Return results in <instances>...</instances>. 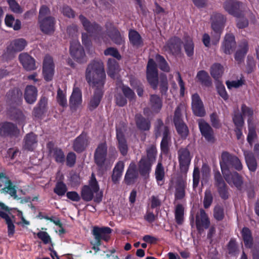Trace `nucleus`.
<instances>
[{
    "instance_id": "f257e3e1",
    "label": "nucleus",
    "mask_w": 259,
    "mask_h": 259,
    "mask_svg": "<svg viewBox=\"0 0 259 259\" xmlns=\"http://www.w3.org/2000/svg\"><path fill=\"white\" fill-rule=\"evenodd\" d=\"M85 77L87 81L92 89L103 88L106 74L103 62L99 60L91 61L86 68Z\"/></svg>"
},
{
    "instance_id": "f03ea898",
    "label": "nucleus",
    "mask_w": 259,
    "mask_h": 259,
    "mask_svg": "<svg viewBox=\"0 0 259 259\" xmlns=\"http://www.w3.org/2000/svg\"><path fill=\"white\" fill-rule=\"evenodd\" d=\"M81 197L83 200L90 201L93 198L94 201L99 203L102 201L103 192L100 191L98 182L95 175L92 174L89 186H84L81 192Z\"/></svg>"
},
{
    "instance_id": "7ed1b4c3",
    "label": "nucleus",
    "mask_w": 259,
    "mask_h": 259,
    "mask_svg": "<svg viewBox=\"0 0 259 259\" xmlns=\"http://www.w3.org/2000/svg\"><path fill=\"white\" fill-rule=\"evenodd\" d=\"M226 22V18L221 13L214 12L211 16V26L213 30L211 33L212 41L214 44L219 41L221 34Z\"/></svg>"
},
{
    "instance_id": "20e7f679",
    "label": "nucleus",
    "mask_w": 259,
    "mask_h": 259,
    "mask_svg": "<svg viewBox=\"0 0 259 259\" xmlns=\"http://www.w3.org/2000/svg\"><path fill=\"white\" fill-rule=\"evenodd\" d=\"M220 165L222 174L230 171V167H233L238 170L242 168V164L239 158L227 151H224L222 153Z\"/></svg>"
},
{
    "instance_id": "39448f33",
    "label": "nucleus",
    "mask_w": 259,
    "mask_h": 259,
    "mask_svg": "<svg viewBox=\"0 0 259 259\" xmlns=\"http://www.w3.org/2000/svg\"><path fill=\"white\" fill-rule=\"evenodd\" d=\"M112 230L107 227H99L94 226L93 227L92 234L94 235L95 239L94 243L91 242L93 245L92 249L96 252L100 250L99 246L101 245V240L108 241L110 238L109 235L111 234Z\"/></svg>"
},
{
    "instance_id": "423d86ee",
    "label": "nucleus",
    "mask_w": 259,
    "mask_h": 259,
    "mask_svg": "<svg viewBox=\"0 0 259 259\" xmlns=\"http://www.w3.org/2000/svg\"><path fill=\"white\" fill-rule=\"evenodd\" d=\"M147 78L148 82L153 89L157 88L158 70L156 64L152 59H150L147 66Z\"/></svg>"
},
{
    "instance_id": "0eeeda50",
    "label": "nucleus",
    "mask_w": 259,
    "mask_h": 259,
    "mask_svg": "<svg viewBox=\"0 0 259 259\" xmlns=\"http://www.w3.org/2000/svg\"><path fill=\"white\" fill-rule=\"evenodd\" d=\"M178 155L180 170L183 172H186L191 160L190 152L187 148H182L179 150Z\"/></svg>"
},
{
    "instance_id": "6e6552de",
    "label": "nucleus",
    "mask_w": 259,
    "mask_h": 259,
    "mask_svg": "<svg viewBox=\"0 0 259 259\" xmlns=\"http://www.w3.org/2000/svg\"><path fill=\"white\" fill-rule=\"evenodd\" d=\"M107 154V147L105 143L99 144L94 154V160L97 165L102 168L104 165Z\"/></svg>"
},
{
    "instance_id": "1a4fd4ad",
    "label": "nucleus",
    "mask_w": 259,
    "mask_h": 259,
    "mask_svg": "<svg viewBox=\"0 0 259 259\" xmlns=\"http://www.w3.org/2000/svg\"><path fill=\"white\" fill-rule=\"evenodd\" d=\"M242 3L236 0H226L223 4V8L229 14L235 17L241 15L240 8Z\"/></svg>"
},
{
    "instance_id": "9d476101",
    "label": "nucleus",
    "mask_w": 259,
    "mask_h": 259,
    "mask_svg": "<svg viewBox=\"0 0 259 259\" xmlns=\"http://www.w3.org/2000/svg\"><path fill=\"white\" fill-rule=\"evenodd\" d=\"M198 125L203 137L210 143H214L215 138L213 131L210 125L203 119H199Z\"/></svg>"
},
{
    "instance_id": "9b49d317",
    "label": "nucleus",
    "mask_w": 259,
    "mask_h": 259,
    "mask_svg": "<svg viewBox=\"0 0 259 259\" xmlns=\"http://www.w3.org/2000/svg\"><path fill=\"white\" fill-rule=\"evenodd\" d=\"M196 226L197 229L199 232L204 231V229L208 228L210 225L209 218L205 211L200 209L196 214Z\"/></svg>"
},
{
    "instance_id": "f8f14e48",
    "label": "nucleus",
    "mask_w": 259,
    "mask_h": 259,
    "mask_svg": "<svg viewBox=\"0 0 259 259\" xmlns=\"http://www.w3.org/2000/svg\"><path fill=\"white\" fill-rule=\"evenodd\" d=\"M83 28L91 35L95 34L100 32L101 27L96 22H91L82 15H80L78 17Z\"/></svg>"
},
{
    "instance_id": "ddd939ff",
    "label": "nucleus",
    "mask_w": 259,
    "mask_h": 259,
    "mask_svg": "<svg viewBox=\"0 0 259 259\" xmlns=\"http://www.w3.org/2000/svg\"><path fill=\"white\" fill-rule=\"evenodd\" d=\"M236 43L235 37L232 33H227L224 37L222 45V50L223 52L227 55L233 53L236 48Z\"/></svg>"
},
{
    "instance_id": "4468645a",
    "label": "nucleus",
    "mask_w": 259,
    "mask_h": 259,
    "mask_svg": "<svg viewBox=\"0 0 259 259\" xmlns=\"http://www.w3.org/2000/svg\"><path fill=\"white\" fill-rule=\"evenodd\" d=\"M214 180L215 185L218 188V191L220 196L224 199H227L229 197L227 186L219 171L215 172Z\"/></svg>"
},
{
    "instance_id": "2eb2a0df",
    "label": "nucleus",
    "mask_w": 259,
    "mask_h": 259,
    "mask_svg": "<svg viewBox=\"0 0 259 259\" xmlns=\"http://www.w3.org/2000/svg\"><path fill=\"white\" fill-rule=\"evenodd\" d=\"M38 24L41 31L45 34H51L55 31V19L52 16L39 20Z\"/></svg>"
},
{
    "instance_id": "dca6fc26",
    "label": "nucleus",
    "mask_w": 259,
    "mask_h": 259,
    "mask_svg": "<svg viewBox=\"0 0 259 259\" xmlns=\"http://www.w3.org/2000/svg\"><path fill=\"white\" fill-rule=\"evenodd\" d=\"M181 40L177 37L170 38L164 46V50L172 55H179L181 51Z\"/></svg>"
},
{
    "instance_id": "f3484780",
    "label": "nucleus",
    "mask_w": 259,
    "mask_h": 259,
    "mask_svg": "<svg viewBox=\"0 0 259 259\" xmlns=\"http://www.w3.org/2000/svg\"><path fill=\"white\" fill-rule=\"evenodd\" d=\"M192 109L196 116L202 117L205 114L203 103L197 94H194L192 96Z\"/></svg>"
},
{
    "instance_id": "a211bd4d",
    "label": "nucleus",
    "mask_w": 259,
    "mask_h": 259,
    "mask_svg": "<svg viewBox=\"0 0 259 259\" xmlns=\"http://www.w3.org/2000/svg\"><path fill=\"white\" fill-rule=\"evenodd\" d=\"M43 75L47 81L51 80L54 75L53 59L49 56H46L44 60Z\"/></svg>"
},
{
    "instance_id": "6ab92c4d",
    "label": "nucleus",
    "mask_w": 259,
    "mask_h": 259,
    "mask_svg": "<svg viewBox=\"0 0 259 259\" xmlns=\"http://www.w3.org/2000/svg\"><path fill=\"white\" fill-rule=\"evenodd\" d=\"M223 176L227 182L230 185H234L238 189L240 190L243 184L242 177L237 172H225Z\"/></svg>"
},
{
    "instance_id": "aec40b11",
    "label": "nucleus",
    "mask_w": 259,
    "mask_h": 259,
    "mask_svg": "<svg viewBox=\"0 0 259 259\" xmlns=\"http://www.w3.org/2000/svg\"><path fill=\"white\" fill-rule=\"evenodd\" d=\"M107 33L112 40L117 45H121L124 42V39L121 34L110 23L106 24Z\"/></svg>"
},
{
    "instance_id": "412c9836",
    "label": "nucleus",
    "mask_w": 259,
    "mask_h": 259,
    "mask_svg": "<svg viewBox=\"0 0 259 259\" xmlns=\"http://www.w3.org/2000/svg\"><path fill=\"white\" fill-rule=\"evenodd\" d=\"M70 52L72 57L78 62H81L85 56L83 47L76 40H73L71 43Z\"/></svg>"
},
{
    "instance_id": "4be33fe9",
    "label": "nucleus",
    "mask_w": 259,
    "mask_h": 259,
    "mask_svg": "<svg viewBox=\"0 0 259 259\" xmlns=\"http://www.w3.org/2000/svg\"><path fill=\"white\" fill-rule=\"evenodd\" d=\"M49 154L51 157L55 159L56 162L63 163L65 161V155L62 150L55 146L52 142H49L47 145Z\"/></svg>"
},
{
    "instance_id": "5701e85b",
    "label": "nucleus",
    "mask_w": 259,
    "mask_h": 259,
    "mask_svg": "<svg viewBox=\"0 0 259 259\" xmlns=\"http://www.w3.org/2000/svg\"><path fill=\"white\" fill-rule=\"evenodd\" d=\"M19 130L12 123L6 122L0 124V136H12L19 133Z\"/></svg>"
},
{
    "instance_id": "b1692460",
    "label": "nucleus",
    "mask_w": 259,
    "mask_h": 259,
    "mask_svg": "<svg viewBox=\"0 0 259 259\" xmlns=\"http://www.w3.org/2000/svg\"><path fill=\"white\" fill-rule=\"evenodd\" d=\"M19 60L25 70L31 71L36 69L34 59L28 54L21 53L19 56Z\"/></svg>"
},
{
    "instance_id": "393cba45",
    "label": "nucleus",
    "mask_w": 259,
    "mask_h": 259,
    "mask_svg": "<svg viewBox=\"0 0 259 259\" xmlns=\"http://www.w3.org/2000/svg\"><path fill=\"white\" fill-rule=\"evenodd\" d=\"M89 144V138L85 134H82L74 141L73 149L78 153L84 151Z\"/></svg>"
},
{
    "instance_id": "a878e982",
    "label": "nucleus",
    "mask_w": 259,
    "mask_h": 259,
    "mask_svg": "<svg viewBox=\"0 0 259 259\" xmlns=\"http://www.w3.org/2000/svg\"><path fill=\"white\" fill-rule=\"evenodd\" d=\"M4 179L3 182L6 185L5 187L1 190L2 193H9L11 196L13 197L15 199H19V198L16 195V186L12 185V182L6 177H5L3 173L0 174V179Z\"/></svg>"
},
{
    "instance_id": "bb28decb",
    "label": "nucleus",
    "mask_w": 259,
    "mask_h": 259,
    "mask_svg": "<svg viewBox=\"0 0 259 259\" xmlns=\"http://www.w3.org/2000/svg\"><path fill=\"white\" fill-rule=\"evenodd\" d=\"M82 101L80 90L75 88L73 89L69 100V106L72 111H75L81 104Z\"/></svg>"
},
{
    "instance_id": "cd10ccee",
    "label": "nucleus",
    "mask_w": 259,
    "mask_h": 259,
    "mask_svg": "<svg viewBox=\"0 0 259 259\" xmlns=\"http://www.w3.org/2000/svg\"><path fill=\"white\" fill-rule=\"evenodd\" d=\"M138 177L137 166L134 162L131 163L127 169L124 178V181L127 185L133 184Z\"/></svg>"
},
{
    "instance_id": "c85d7f7f",
    "label": "nucleus",
    "mask_w": 259,
    "mask_h": 259,
    "mask_svg": "<svg viewBox=\"0 0 259 259\" xmlns=\"http://www.w3.org/2000/svg\"><path fill=\"white\" fill-rule=\"evenodd\" d=\"M153 163L148 161L145 157H142L138 164V170L141 175L146 178L148 177Z\"/></svg>"
},
{
    "instance_id": "c756f323",
    "label": "nucleus",
    "mask_w": 259,
    "mask_h": 259,
    "mask_svg": "<svg viewBox=\"0 0 259 259\" xmlns=\"http://www.w3.org/2000/svg\"><path fill=\"white\" fill-rule=\"evenodd\" d=\"M27 42L24 38H18L11 42L8 47L7 51L10 53L20 52L24 50Z\"/></svg>"
},
{
    "instance_id": "7c9ffc66",
    "label": "nucleus",
    "mask_w": 259,
    "mask_h": 259,
    "mask_svg": "<svg viewBox=\"0 0 259 259\" xmlns=\"http://www.w3.org/2000/svg\"><path fill=\"white\" fill-rule=\"evenodd\" d=\"M93 89L94 90V95L91 99L89 104V108L90 110H93L98 106L103 95V88L101 89Z\"/></svg>"
},
{
    "instance_id": "2f4dec72",
    "label": "nucleus",
    "mask_w": 259,
    "mask_h": 259,
    "mask_svg": "<svg viewBox=\"0 0 259 259\" xmlns=\"http://www.w3.org/2000/svg\"><path fill=\"white\" fill-rule=\"evenodd\" d=\"M155 136L157 138L169 137V131L167 126L164 125L161 120H158L155 128Z\"/></svg>"
},
{
    "instance_id": "473e14b6",
    "label": "nucleus",
    "mask_w": 259,
    "mask_h": 259,
    "mask_svg": "<svg viewBox=\"0 0 259 259\" xmlns=\"http://www.w3.org/2000/svg\"><path fill=\"white\" fill-rule=\"evenodd\" d=\"M116 138L121 153L123 155H125L127 152L128 147L124 135L120 130H117Z\"/></svg>"
},
{
    "instance_id": "72a5a7b5",
    "label": "nucleus",
    "mask_w": 259,
    "mask_h": 259,
    "mask_svg": "<svg viewBox=\"0 0 259 259\" xmlns=\"http://www.w3.org/2000/svg\"><path fill=\"white\" fill-rule=\"evenodd\" d=\"M36 88L32 85L27 86L24 93V98L26 101L29 104H32L36 100Z\"/></svg>"
},
{
    "instance_id": "f704fd0d",
    "label": "nucleus",
    "mask_w": 259,
    "mask_h": 259,
    "mask_svg": "<svg viewBox=\"0 0 259 259\" xmlns=\"http://www.w3.org/2000/svg\"><path fill=\"white\" fill-rule=\"evenodd\" d=\"M248 49V47L247 42L246 41H243L235 54V59L238 63H240L243 61Z\"/></svg>"
},
{
    "instance_id": "c9c22d12",
    "label": "nucleus",
    "mask_w": 259,
    "mask_h": 259,
    "mask_svg": "<svg viewBox=\"0 0 259 259\" xmlns=\"http://www.w3.org/2000/svg\"><path fill=\"white\" fill-rule=\"evenodd\" d=\"M22 96V93L19 89L10 91L6 95L7 101L10 103L19 102Z\"/></svg>"
},
{
    "instance_id": "e433bc0d",
    "label": "nucleus",
    "mask_w": 259,
    "mask_h": 259,
    "mask_svg": "<svg viewBox=\"0 0 259 259\" xmlns=\"http://www.w3.org/2000/svg\"><path fill=\"white\" fill-rule=\"evenodd\" d=\"M244 155L249 169L254 171L256 169L257 162L253 154L250 152L244 151Z\"/></svg>"
},
{
    "instance_id": "4c0bfd02",
    "label": "nucleus",
    "mask_w": 259,
    "mask_h": 259,
    "mask_svg": "<svg viewBox=\"0 0 259 259\" xmlns=\"http://www.w3.org/2000/svg\"><path fill=\"white\" fill-rule=\"evenodd\" d=\"M135 120L137 127L143 131L149 130L150 123L149 121L143 117L141 114H137L135 116Z\"/></svg>"
},
{
    "instance_id": "58836bf2",
    "label": "nucleus",
    "mask_w": 259,
    "mask_h": 259,
    "mask_svg": "<svg viewBox=\"0 0 259 259\" xmlns=\"http://www.w3.org/2000/svg\"><path fill=\"white\" fill-rule=\"evenodd\" d=\"M124 168V163L122 161L118 162L114 167L112 175V180L116 184L120 179Z\"/></svg>"
},
{
    "instance_id": "ea45409f",
    "label": "nucleus",
    "mask_w": 259,
    "mask_h": 259,
    "mask_svg": "<svg viewBox=\"0 0 259 259\" xmlns=\"http://www.w3.org/2000/svg\"><path fill=\"white\" fill-rule=\"evenodd\" d=\"M129 39L131 44L135 47L138 48L142 45V39L139 33L135 30L129 32Z\"/></svg>"
},
{
    "instance_id": "a19ab883",
    "label": "nucleus",
    "mask_w": 259,
    "mask_h": 259,
    "mask_svg": "<svg viewBox=\"0 0 259 259\" xmlns=\"http://www.w3.org/2000/svg\"><path fill=\"white\" fill-rule=\"evenodd\" d=\"M185 187L186 184L183 180H180L178 181L175 192V197L176 199H181L184 197L185 195Z\"/></svg>"
},
{
    "instance_id": "79ce46f5",
    "label": "nucleus",
    "mask_w": 259,
    "mask_h": 259,
    "mask_svg": "<svg viewBox=\"0 0 259 259\" xmlns=\"http://www.w3.org/2000/svg\"><path fill=\"white\" fill-rule=\"evenodd\" d=\"M5 23L7 26L13 28L15 30L21 28V22L18 19H15L12 15H7L5 18Z\"/></svg>"
},
{
    "instance_id": "37998d69",
    "label": "nucleus",
    "mask_w": 259,
    "mask_h": 259,
    "mask_svg": "<svg viewBox=\"0 0 259 259\" xmlns=\"http://www.w3.org/2000/svg\"><path fill=\"white\" fill-rule=\"evenodd\" d=\"M108 65V74L112 78H115L119 71L118 64L114 59H109Z\"/></svg>"
},
{
    "instance_id": "c03bdc74",
    "label": "nucleus",
    "mask_w": 259,
    "mask_h": 259,
    "mask_svg": "<svg viewBox=\"0 0 259 259\" xmlns=\"http://www.w3.org/2000/svg\"><path fill=\"white\" fill-rule=\"evenodd\" d=\"M150 105L153 111H158L162 107V101L159 97L156 95H152L150 98Z\"/></svg>"
},
{
    "instance_id": "a18cd8bd",
    "label": "nucleus",
    "mask_w": 259,
    "mask_h": 259,
    "mask_svg": "<svg viewBox=\"0 0 259 259\" xmlns=\"http://www.w3.org/2000/svg\"><path fill=\"white\" fill-rule=\"evenodd\" d=\"M37 142L36 136L33 133L27 134L24 139V147L29 150L33 149V145Z\"/></svg>"
},
{
    "instance_id": "49530a36",
    "label": "nucleus",
    "mask_w": 259,
    "mask_h": 259,
    "mask_svg": "<svg viewBox=\"0 0 259 259\" xmlns=\"http://www.w3.org/2000/svg\"><path fill=\"white\" fill-rule=\"evenodd\" d=\"M196 77L198 81L203 85L209 86L211 83L210 78L208 73L204 70L199 71L197 73Z\"/></svg>"
},
{
    "instance_id": "de8ad7c7",
    "label": "nucleus",
    "mask_w": 259,
    "mask_h": 259,
    "mask_svg": "<svg viewBox=\"0 0 259 259\" xmlns=\"http://www.w3.org/2000/svg\"><path fill=\"white\" fill-rule=\"evenodd\" d=\"M242 235L245 245L248 248L251 247L253 239L249 229L247 228H243L242 230Z\"/></svg>"
},
{
    "instance_id": "09e8293b",
    "label": "nucleus",
    "mask_w": 259,
    "mask_h": 259,
    "mask_svg": "<svg viewBox=\"0 0 259 259\" xmlns=\"http://www.w3.org/2000/svg\"><path fill=\"white\" fill-rule=\"evenodd\" d=\"M223 72V67L220 64L215 63L211 67L210 74L215 79L219 78Z\"/></svg>"
},
{
    "instance_id": "8fccbe9b",
    "label": "nucleus",
    "mask_w": 259,
    "mask_h": 259,
    "mask_svg": "<svg viewBox=\"0 0 259 259\" xmlns=\"http://www.w3.org/2000/svg\"><path fill=\"white\" fill-rule=\"evenodd\" d=\"M184 49L188 57H192L194 54V44L192 38L186 36L185 39Z\"/></svg>"
},
{
    "instance_id": "3c124183",
    "label": "nucleus",
    "mask_w": 259,
    "mask_h": 259,
    "mask_svg": "<svg viewBox=\"0 0 259 259\" xmlns=\"http://www.w3.org/2000/svg\"><path fill=\"white\" fill-rule=\"evenodd\" d=\"M186 107L183 104H180L176 108L174 117V122L175 123L183 122L182 116V113L185 112Z\"/></svg>"
},
{
    "instance_id": "603ef678",
    "label": "nucleus",
    "mask_w": 259,
    "mask_h": 259,
    "mask_svg": "<svg viewBox=\"0 0 259 259\" xmlns=\"http://www.w3.org/2000/svg\"><path fill=\"white\" fill-rule=\"evenodd\" d=\"M155 59L159 68L161 70L167 72H169L170 67L165 59L162 56L157 54Z\"/></svg>"
},
{
    "instance_id": "864d4df0",
    "label": "nucleus",
    "mask_w": 259,
    "mask_h": 259,
    "mask_svg": "<svg viewBox=\"0 0 259 259\" xmlns=\"http://www.w3.org/2000/svg\"><path fill=\"white\" fill-rule=\"evenodd\" d=\"M184 207L182 204L176 206L175 209V219L176 222L179 225L183 224L184 220Z\"/></svg>"
},
{
    "instance_id": "5fc2aeb1",
    "label": "nucleus",
    "mask_w": 259,
    "mask_h": 259,
    "mask_svg": "<svg viewBox=\"0 0 259 259\" xmlns=\"http://www.w3.org/2000/svg\"><path fill=\"white\" fill-rule=\"evenodd\" d=\"M178 133L182 137H186L188 134L187 125L183 122L175 123Z\"/></svg>"
},
{
    "instance_id": "6e6d98bb",
    "label": "nucleus",
    "mask_w": 259,
    "mask_h": 259,
    "mask_svg": "<svg viewBox=\"0 0 259 259\" xmlns=\"http://www.w3.org/2000/svg\"><path fill=\"white\" fill-rule=\"evenodd\" d=\"M257 137V135L255 131V127L252 125L249 124L248 125V134L247 136V141L251 146L253 142Z\"/></svg>"
},
{
    "instance_id": "4d7b16f0",
    "label": "nucleus",
    "mask_w": 259,
    "mask_h": 259,
    "mask_svg": "<svg viewBox=\"0 0 259 259\" xmlns=\"http://www.w3.org/2000/svg\"><path fill=\"white\" fill-rule=\"evenodd\" d=\"M57 101L58 104L63 107H66L67 105L66 96L61 89H58L57 96Z\"/></svg>"
},
{
    "instance_id": "13d9d810",
    "label": "nucleus",
    "mask_w": 259,
    "mask_h": 259,
    "mask_svg": "<svg viewBox=\"0 0 259 259\" xmlns=\"http://www.w3.org/2000/svg\"><path fill=\"white\" fill-rule=\"evenodd\" d=\"M213 200V196L210 190H206L203 200V205L205 208H208L211 204Z\"/></svg>"
},
{
    "instance_id": "bf43d9fd",
    "label": "nucleus",
    "mask_w": 259,
    "mask_h": 259,
    "mask_svg": "<svg viewBox=\"0 0 259 259\" xmlns=\"http://www.w3.org/2000/svg\"><path fill=\"white\" fill-rule=\"evenodd\" d=\"M155 176L158 182L161 181L164 177V168L160 162H159L156 166Z\"/></svg>"
},
{
    "instance_id": "052dcab7",
    "label": "nucleus",
    "mask_w": 259,
    "mask_h": 259,
    "mask_svg": "<svg viewBox=\"0 0 259 259\" xmlns=\"http://www.w3.org/2000/svg\"><path fill=\"white\" fill-rule=\"evenodd\" d=\"M213 216L218 221L222 220L224 217V209L220 205H216L213 209Z\"/></svg>"
},
{
    "instance_id": "680f3d73",
    "label": "nucleus",
    "mask_w": 259,
    "mask_h": 259,
    "mask_svg": "<svg viewBox=\"0 0 259 259\" xmlns=\"http://www.w3.org/2000/svg\"><path fill=\"white\" fill-rule=\"evenodd\" d=\"M61 12L64 16L69 18H74L75 16V12L68 6L64 5L61 9Z\"/></svg>"
},
{
    "instance_id": "e2e57ef3",
    "label": "nucleus",
    "mask_w": 259,
    "mask_h": 259,
    "mask_svg": "<svg viewBox=\"0 0 259 259\" xmlns=\"http://www.w3.org/2000/svg\"><path fill=\"white\" fill-rule=\"evenodd\" d=\"M54 192L60 196L64 195L67 191L66 185L62 182H58L57 183L54 188Z\"/></svg>"
},
{
    "instance_id": "0e129e2a",
    "label": "nucleus",
    "mask_w": 259,
    "mask_h": 259,
    "mask_svg": "<svg viewBox=\"0 0 259 259\" xmlns=\"http://www.w3.org/2000/svg\"><path fill=\"white\" fill-rule=\"evenodd\" d=\"M156 148L152 145L147 150V157H145L148 161L153 163L155 160Z\"/></svg>"
},
{
    "instance_id": "69168bd1",
    "label": "nucleus",
    "mask_w": 259,
    "mask_h": 259,
    "mask_svg": "<svg viewBox=\"0 0 259 259\" xmlns=\"http://www.w3.org/2000/svg\"><path fill=\"white\" fill-rule=\"evenodd\" d=\"M11 11L15 13H22V9L15 0H7Z\"/></svg>"
},
{
    "instance_id": "338daca9",
    "label": "nucleus",
    "mask_w": 259,
    "mask_h": 259,
    "mask_svg": "<svg viewBox=\"0 0 259 259\" xmlns=\"http://www.w3.org/2000/svg\"><path fill=\"white\" fill-rule=\"evenodd\" d=\"M0 207L2 210H0V217L7 221L11 220V218L9 216L8 212L9 213V208L6 206L4 203L0 202Z\"/></svg>"
},
{
    "instance_id": "774afa93",
    "label": "nucleus",
    "mask_w": 259,
    "mask_h": 259,
    "mask_svg": "<svg viewBox=\"0 0 259 259\" xmlns=\"http://www.w3.org/2000/svg\"><path fill=\"white\" fill-rule=\"evenodd\" d=\"M37 236L44 244H47L52 242L50 236L46 232L39 231L37 233Z\"/></svg>"
}]
</instances>
